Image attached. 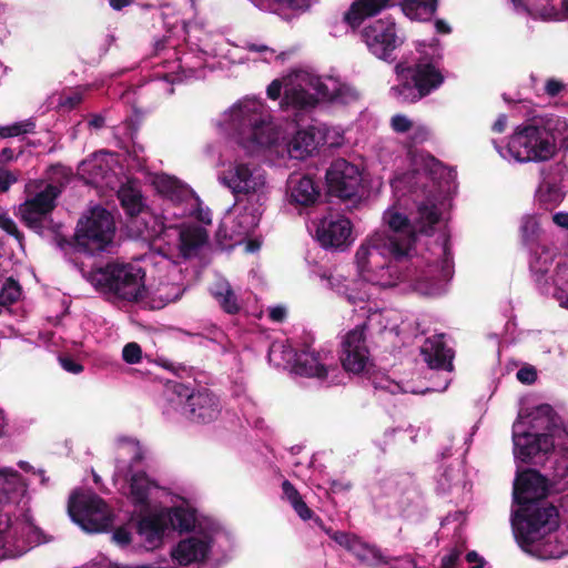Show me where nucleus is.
Segmentation results:
<instances>
[{
    "mask_svg": "<svg viewBox=\"0 0 568 568\" xmlns=\"http://www.w3.org/2000/svg\"><path fill=\"white\" fill-rule=\"evenodd\" d=\"M564 83L556 80V79H549L546 82V93L550 97H556L560 93V91L564 89Z\"/></svg>",
    "mask_w": 568,
    "mask_h": 568,
    "instance_id": "54",
    "label": "nucleus"
},
{
    "mask_svg": "<svg viewBox=\"0 0 568 568\" xmlns=\"http://www.w3.org/2000/svg\"><path fill=\"white\" fill-rule=\"evenodd\" d=\"M331 538L347 550H354L359 544L355 536L345 531H333Z\"/></svg>",
    "mask_w": 568,
    "mask_h": 568,
    "instance_id": "43",
    "label": "nucleus"
},
{
    "mask_svg": "<svg viewBox=\"0 0 568 568\" xmlns=\"http://www.w3.org/2000/svg\"><path fill=\"white\" fill-rule=\"evenodd\" d=\"M402 11L412 20L427 21L437 9V0H400Z\"/></svg>",
    "mask_w": 568,
    "mask_h": 568,
    "instance_id": "29",
    "label": "nucleus"
},
{
    "mask_svg": "<svg viewBox=\"0 0 568 568\" xmlns=\"http://www.w3.org/2000/svg\"><path fill=\"white\" fill-rule=\"evenodd\" d=\"M507 125V116L505 114H500L497 120L494 122L491 129L496 133H503Z\"/></svg>",
    "mask_w": 568,
    "mask_h": 568,
    "instance_id": "60",
    "label": "nucleus"
},
{
    "mask_svg": "<svg viewBox=\"0 0 568 568\" xmlns=\"http://www.w3.org/2000/svg\"><path fill=\"white\" fill-rule=\"evenodd\" d=\"M60 194L58 186L47 184L43 190L28 197L19 205L21 222L34 233L42 235L48 216L57 206V199Z\"/></svg>",
    "mask_w": 568,
    "mask_h": 568,
    "instance_id": "12",
    "label": "nucleus"
},
{
    "mask_svg": "<svg viewBox=\"0 0 568 568\" xmlns=\"http://www.w3.org/2000/svg\"><path fill=\"white\" fill-rule=\"evenodd\" d=\"M365 328V325L356 326L345 335L342 342L341 363L348 373L361 374L369 363Z\"/></svg>",
    "mask_w": 568,
    "mask_h": 568,
    "instance_id": "15",
    "label": "nucleus"
},
{
    "mask_svg": "<svg viewBox=\"0 0 568 568\" xmlns=\"http://www.w3.org/2000/svg\"><path fill=\"white\" fill-rule=\"evenodd\" d=\"M288 185L291 202L301 206L314 204L320 196V186L311 176H291Z\"/></svg>",
    "mask_w": 568,
    "mask_h": 568,
    "instance_id": "21",
    "label": "nucleus"
},
{
    "mask_svg": "<svg viewBox=\"0 0 568 568\" xmlns=\"http://www.w3.org/2000/svg\"><path fill=\"white\" fill-rule=\"evenodd\" d=\"M13 159H14V152L12 149H10V148L2 149V151L0 153L1 162H9V161H12Z\"/></svg>",
    "mask_w": 568,
    "mask_h": 568,
    "instance_id": "64",
    "label": "nucleus"
},
{
    "mask_svg": "<svg viewBox=\"0 0 568 568\" xmlns=\"http://www.w3.org/2000/svg\"><path fill=\"white\" fill-rule=\"evenodd\" d=\"M180 252L183 257H190L206 244L207 231L202 226H190L180 232Z\"/></svg>",
    "mask_w": 568,
    "mask_h": 568,
    "instance_id": "25",
    "label": "nucleus"
},
{
    "mask_svg": "<svg viewBox=\"0 0 568 568\" xmlns=\"http://www.w3.org/2000/svg\"><path fill=\"white\" fill-rule=\"evenodd\" d=\"M133 0H109L110 7L116 11L130 6Z\"/></svg>",
    "mask_w": 568,
    "mask_h": 568,
    "instance_id": "62",
    "label": "nucleus"
},
{
    "mask_svg": "<svg viewBox=\"0 0 568 568\" xmlns=\"http://www.w3.org/2000/svg\"><path fill=\"white\" fill-rule=\"evenodd\" d=\"M282 490H283V497L288 501L292 503V500L298 499L302 497V495L298 493V490L294 487V485L285 479L282 483Z\"/></svg>",
    "mask_w": 568,
    "mask_h": 568,
    "instance_id": "51",
    "label": "nucleus"
},
{
    "mask_svg": "<svg viewBox=\"0 0 568 568\" xmlns=\"http://www.w3.org/2000/svg\"><path fill=\"white\" fill-rule=\"evenodd\" d=\"M364 12L369 17L379 13L383 9L395 4V0H358Z\"/></svg>",
    "mask_w": 568,
    "mask_h": 568,
    "instance_id": "41",
    "label": "nucleus"
},
{
    "mask_svg": "<svg viewBox=\"0 0 568 568\" xmlns=\"http://www.w3.org/2000/svg\"><path fill=\"white\" fill-rule=\"evenodd\" d=\"M168 399L180 407L181 415L191 423L209 424L221 413L220 398L210 389H192L190 386L170 381L166 384Z\"/></svg>",
    "mask_w": 568,
    "mask_h": 568,
    "instance_id": "8",
    "label": "nucleus"
},
{
    "mask_svg": "<svg viewBox=\"0 0 568 568\" xmlns=\"http://www.w3.org/2000/svg\"><path fill=\"white\" fill-rule=\"evenodd\" d=\"M220 181L232 191L237 202L241 201V195H245L247 202L255 197L258 205H244L234 219L236 225L234 232L239 235L250 234L261 220L262 211L260 207L262 200H264L265 176L257 170H251L248 165L240 163L223 172Z\"/></svg>",
    "mask_w": 568,
    "mask_h": 568,
    "instance_id": "4",
    "label": "nucleus"
},
{
    "mask_svg": "<svg viewBox=\"0 0 568 568\" xmlns=\"http://www.w3.org/2000/svg\"><path fill=\"white\" fill-rule=\"evenodd\" d=\"M240 134L243 145L251 150L271 148L277 140L270 123L265 122L262 114L255 111L243 116Z\"/></svg>",
    "mask_w": 568,
    "mask_h": 568,
    "instance_id": "17",
    "label": "nucleus"
},
{
    "mask_svg": "<svg viewBox=\"0 0 568 568\" xmlns=\"http://www.w3.org/2000/svg\"><path fill=\"white\" fill-rule=\"evenodd\" d=\"M156 189L172 201H181L186 194L185 186L173 176L163 174L155 181Z\"/></svg>",
    "mask_w": 568,
    "mask_h": 568,
    "instance_id": "32",
    "label": "nucleus"
},
{
    "mask_svg": "<svg viewBox=\"0 0 568 568\" xmlns=\"http://www.w3.org/2000/svg\"><path fill=\"white\" fill-rule=\"evenodd\" d=\"M317 148L316 135L311 130H300L288 143V153L294 159H305Z\"/></svg>",
    "mask_w": 568,
    "mask_h": 568,
    "instance_id": "28",
    "label": "nucleus"
},
{
    "mask_svg": "<svg viewBox=\"0 0 568 568\" xmlns=\"http://www.w3.org/2000/svg\"><path fill=\"white\" fill-rule=\"evenodd\" d=\"M210 294L217 302L222 311L229 315H237L242 306L239 297L226 280H219L210 287Z\"/></svg>",
    "mask_w": 568,
    "mask_h": 568,
    "instance_id": "23",
    "label": "nucleus"
},
{
    "mask_svg": "<svg viewBox=\"0 0 568 568\" xmlns=\"http://www.w3.org/2000/svg\"><path fill=\"white\" fill-rule=\"evenodd\" d=\"M36 123L31 119L16 122L8 126H0V136L1 138H12L21 134L31 133L34 131Z\"/></svg>",
    "mask_w": 568,
    "mask_h": 568,
    "instance_id": "36",
    "label": "nucleus"
},
{
    "mask_svg": "<svg viewBox=\"0 0 568 568\" xmlns=\"http://www.w3.org/2000/svg\"><path fill=\"white\" fill-rule=\"evenodd\" d=\"M440 220V211L434 202L424 201L417 205L416 215L412 223L415 229V235L417 233L424 235H432L435 225Z\"/></svg>",
    "mask_w": 568,
    "mask_h": 568,
    "instance_id": "24",
    "label": "nucleus"
},
{
    "mask_svg": "<svg viewBox=\"0 0 568 568\" xmlns=\"http://www.w3.org/2000/svg\"><path fill=\"white\" fill-rule=\"evenodd\" d=\"M113 215L102 206H94L83 214L72 235L73 252L95 255L108 250L115 236Z\"/></svg>",
    "mask_w": 568,
    "mask_h": 568,
    "instance_id": "5",
    "label": "nucleus"
},
{
    "mask_svg": "<svg viewBox=\"0 0 568 568\" xmlns=\"http://www.w3.org/2000/svg\"><path fill=\"white\" fill-rule=\"evenodd\" d=\"M268 317L276 323H281L286 317V310L282 306L272 307L268 312Z\"/></svg>",
    "mask_w": 568,
    "mask_h": 568,
    "instance_id": "57",
    "label": "nucleus"
},
{
    "mask_svg": "<svg viewBox=\"0 0 568 568\" xmlns=\"http://www.w3.org/2000/svg\"><path fill=\"white\" fill-rule=\"evenodd\" d=\"M516 376L523 384L530 385L537 379V371L532 366H524L517 371Z\"/></svg>",
    "mask_w": 568,
    "mask_h": 568,
    "instance_id": "48",
    "label": "nucleus"
},
{
    "mask_svg": "<svg viewBox=\"0 0 568 568\" xmlns=\"http://www.w3.org/2000/svg\"><path fill=\"white\" fill-rule=\"evenodd\" d=\"M17 182V178L10 171L0 172V192H7L10 186Z\"/></svg>",
    "mask_w": 568,
    "mask_h": 568,
    "instance_id": "53",
    "label": "nucleus"
},
{
    "mask_svg": "<svg viewBox=\"0 0 568 568\" xmlns=\"http://www.w3.org/2000/svg\"><path fill=\"white\" fill-rule=\"evenodd\" d=\"M428 168H429V173L433 175V174H439L442 175L443 174V171L445 170L444 165L442 162H439L438 160H436L435 158H432L430 159V162L428 164Z\"/></svg>",
    "mask_w": 568,
    "mask_h": 568,
    "instance_id": "61",
    "label": "nucleus"
},
{
    "mask_svg": "<svg viewBox=\"0 0 568 568\" xmlns=\"http://www.w3.org/2000/svg\"><path fill=\"white\" fill-rule=\"evenodd\" d=\"M515 454L524 463H537V458L551 453L554 456V479L568 486V424H554L548 433H514Z\"/></svg>",
    "mask_w": 568,
    "mask_h": 568,
    "instance_id": "3",
    "label": "nucleus"
},
{
    "mask_svg": "<svg viewBox=\"0 0 568 568\" xmlns=\"http://www.w3.org/2000/svg\"><path fill=\"white\" fill-rule=\"evenodd\" d=\"M210 542L203 538L189 537L181 540L172 551V557L179 565L187 566L203 561L210 551Z\"/></svg>",
    "mask_w": 568,
    "mask_h": 568,
    "instance_id": "19",
    "label": "nucleus"
},
{
    "mask_svg": "<svg viewBox=\"0 0 568 568\" xmlns=\"http://www.w3.org/2000/svg\"><path fill=\"white\" fill-rule=\"evenodd\" d=\"M549 491V479L538 470L517 473L513 499L518 508L511 523L515 538L526 552H534L535 545L559 527V510L547 499Z\"/></svg>",
    "mask_w": 568,
    "mask_h": 568,
    "instance_id": "1",
    "label": "nucleus"
},
{
    "mask_svg": "<svg viewBox=\"0 0 568 568\" xmlns=\"http://www.w3.org/2000/svg\"><path fill=\"white\" fill-rule=\"evenodd\" d=\"M61 223H55L51 215L48 216L44 230H49L53 234V243L65 254L73 252L74 244H72V236L68 237L61 233Z\"/></svg>",
    "mask_w": 568,
    "mask_h": 568,
    "instance_id": "34",
    "label": "nucleus"
},
{
    "mask_svg": "<svg viewBox=\"0 0 568 568\" xmlns=\"http://www.w3.org/2000/svg\"><path fill=\"white\" fill-rule=\"evenodd\" d=\"M128 226L135 236L143 240H154L165 230L164 222L160 216L153 214L149 209L128 221Z\"/></svg>",
    "mask_w": 568,
    "mask_h": 568,
    "instance_id": "20",
    "label": "nucleus"
},
{
    "mask_svg": "<svg viewBox=\"0 0 568 568\" xmlns=\"http://www.w3.org/2000/svg\"><path fill=\"white\" fill-rule=\"evenodd\" d=\"M168 520L173 529L180 531H190L195 524L194 514L184 507L172 508L168 515Z\"/></svg>",
    "mask_w": 568,
    "mask_h": 568,
    "instance_id": "33",
    "label": "nucleus"
},
{
    "mask_svg": "<svg viewBox=\"0 0 568 568\" xmlns=\"http://www.w3.org/2000/svg\"><path fill=\"white\" fill-rule=\"evenodd\" d=\"M556 150L552 129L541 119L518 126L507 144L509 155L518 162L547 161Z\"/></svg>",
    "mask_w": 568,
    "mask_h": 568,
    "instance_id": "6",
    "label": "nucleus"
},
{
    "mask_svg": "<svg viewBox=\"0 0 568 568\" xmlns=\"http://www.w3.org/2000/svg\"><path fill=\"white\" fill-rule=\"evenodd\" d=\"M314 89L322 99L328 101L342 100V91L344 90L336 85L333 89H329L328 85L320 79L315 81Z\"/></svg>",
    "mask_w": 568,
    "mask_h": 568,
    "instance_id": "39",
    "label": "nucleus"
},
{
    "mask_svg": "<svg viewBox=\"0 0 568 568\" xmlns=\"http://www.w3.org/2000/svg\"><path fill=\"white\" fill-rule=\"evenodd\" d=\"M105 124V119L101 114H92L88 121L89 128L99 130L102 129Z\"/></svg>",
    "mask_w": 568,
    "mask_h": 568,
    "instance_id": "59",
    "label": "nucleus"
},
{
    "mask_svg": "<svg viewBox=\"0 0 568 568\" xmlns=\"http://www.w3.org/2000/svg\"><path fill=\"white\" fill-rule=\"evenodd\" d=\"M315 239L325 250L345 251L353 242V224L344 215L329 214L320 220Z\"/></svg>",
    "mask_w": 568,
    "mask_h": 568,
    "instance_id": "13",
    "label": "nucleus"
},
{
    "mask_svg": "<svg viewBox=\"0 0 568 568\" xmlns=\"http://www.w3.org/2000/svg\"><path fill=\"white\" fill-rule=\"evenodd\" d=\"M369 17L364 12V8L361 6L359 1H354L349 9L344 14V21L352 28H358L365 18Z\"/></svg>",
    "mask_w": 568,
    "mask_h": 568,
    "instance_id": "37",
    "label": "nucleus"
},
{
    "mask_svg": "<svg viewBox=\"0 0 568 568\" xmlns=\"http://www.w3.org/2000/svg\"><path fill=\"white\" fill-rule=\"evenodd\" d=\"M295 374L304 377H327V368L320 363L318 354L302 352L296 355L293 366Z\"/></svg>",
    "mask_w": 568,
    "mask_h": 568,
    "instance_id": "27",
    "label": "nucleus"
},
{
    "mask_svg": "<svg viewBox=\"0 0 568 568\" xmlns=\"http://www.w3.org/2000/svg\"><path fill=\"white\" fill-rule=\"evenodd\" d=\"M435 28L438 33L447 34L450 33L452 29L444 21V20H436Z\"/></svg>",
    "mask_w": 568,
    "mask_h": 568,
    "instance_id": "63",
    "label": "nucleus"
},
{
    "mask_svg": "<svg viewBox=\"0 0 568 568\" xmlns=\"http://www.w3.org/2000/svg\"><path fill=\"white\" fill-rule=\"evenodd\" d=\"M82 101V95L78 92L72 93L70 95H63L60 99L59 105L67 109L72 110L77 108Z\"/></svg>",
    "mask_w": 568,
    "mask_h": 568,
    "instance_id": "50",
    "label": "nucleus"
},
{
    "mask_svg": "<svg viewBox=\"0 0 568 568\" xmlns=\"http://www.w3.org/2000/svg\"><path fill=\"white\" fill-rule=\"evenodd\" d=\"M282 92V81L278 79L273 80L266 90L267 98L271 100H277Z\"/></svg>",
    "mask_w": 568,
    "mask_h": 568,
    "instance_id": "55",
    "label": "nucleus"
},
{
    "mask_svg": "<svg viewBox=\"0 0 568 568\" xmlns=\"http://www.w3.org/2000/svg\"><path fill=\"white\" fill-rule=\"evenodd\" d=\"M144 276L141 267L108 263L104 267L92 271L89 281L98 291L111 293L123 301L138 302L144 295Z\"/></svg>",
    "mask_w": 568,
    "mask_h": 568,
    "instance_id": "7",
    "label": "nucleus"
},
{
    "mask_svg": "<svg viewBox=\"0 0 568 568\" xmlns=\"http://www.w3.org/2000/svg\"><path fill=\"white\" fill-rule=\"evenodd\" d=\"M373 252L378 254V252L369 244V239L357 248L355 262L359 272L368 270V257Z\"/></svg>",
    "mask_w": 568,
    "mask_h": 568,
    "instance_id": "40",
    "label": "nucleus"
},
{
    "mask_svg": "<svg viewBox=\"0 0 568 568\" xmlns=\"http://www.w3.org/2000/svg\"><path fill=\"white\" fill-rule=\"evenodd\" d=\"M122 357L123 361L126 362L128 364L139 363L142 358L141 346L135 342L128 343L123 347Z\"/></svg>",
    "mask_w": 568,
    "mask_h": 568,
    "instance_id": "42",
    "label": "nucleus"
},
{
    "mask_svg": "<svg viewBox=\"0 0 568 568\" xmlns=\"http://www.w3.org/2000/svg\"><path fill=\"white\" fill-rule=\"evenodd\" d=\"M460 554L458 549H453L448 555L442 558L440 568H456Z\"/></svg>",
    "mask_w": 568,
    "mask_h": 568,
    "instance_id": "52",
    "label": "nucleus"
},
{
    "mask_svg": "<svg viewBox=\"0 0 568 568\" xmlns=\"http://www.w3.org/2000/svg\"><path fill=\"white\" fill-rule=\"evenodd\" d=\"M59 363L64 371L71 374H80L84 369L82 364L69 355L59 356Z\"/></svg>",
    "mask_w": 568,
    "mask_h": 568,
    "instance_id": "47",
    "label": "nucleus"
},
{
    "mask_svg": "<svg viewBox=\"0 0 568 568\" xmlns=\"http://www.w3.org/2000/svg\"><path fill=\"white\" fill-rule=\"evenodd\" d=\"M113 540L120 546H128L131 542V532L124 526L118 527L113 532Z\"/></svg>",
    "mask_w": 568,
    "mask_h": 568,
    "instance_id": "49",
    "label": "nucleus"
},
{
    "mask_svg": "<svg viewBox=\"0 0 568 568\" xmlns=\"http://www.w3.org/2000/svg\"><path fill=\"white\" fill-rule=\"evenodd\" d=\"M68 511L74 523L88 532L106 531L113 524V515L98 495H71Z\"/></svg>",
    "mask_w": 568,
    "mask_h": 568,
    "instance_id": "11",
    "label": "nucleus"
},
{
    "mask_svg": "<svg viewBox=\"0 0 568 568\" xmlns=\"http://www.w3.org/2000/svg\"><path fill=\"white\" fill-rule=\"evenodd\" d=\"M390 126L397 133H406L412 129L413 122L406 115L395 114L390 120Z\"/></svg>",
    "mask_w": 568,
    "mask_h": 568,
    "instance_id": "45",
    "label": "nucleus"
},
{
    "mask_svg": "<svg viewBox=\"0 0 568 568\" xmlns=\"http://www.w3.org/2000/svg\"><path fill=\"white\" fill-rule=\"evenodd\" d=\"M317 102V98L304 88L293 87L285 90L282 104L291 105L296 109H307L315 106Z\"/></svg>",
    "mask_w": 568,
    "mask_h": 568,
    "instance_id": "31",
    "label": "nucleus"
},
{
    "mask_svg": "<svg viewBox=\"0 0 568 568\" xmlns=\"http://www.w3.org/2000/svg\"><path fill=\"white\" fill-rule=\"evenodd\" d=\"M384 219L388 230L374 233L369 237V244L378 255H388L395 260L408 256L416 241L412 222L398 212L386 213Z\"/></svg>",
    "mask_w": 568,
    "mask_h": 568,
    "instance_id": "9",
    "label": "nucleus"
},
{
    "mask_svg": "<svg viewBox=\"0 0 568 568\" xmlns=\"http://www.w3.org/2000/svg\"><path fill=\"white\" fill-rule=\"evenodd\" d=\"M568 170L566 164L557 162L540 170L542 180L537 190V201L546 211H551L564 199L560 182L565 179Z\"/></svg>",
    "mask_w": 568,
    "mask_h": 568,
    "instance_id": "16",
    "label": "nucleus"
},
{
    "mask_svg": "<svg viewBox=\"0 0 568 568\" xmlns=\"http://www.w3.org/2000/svg\"><path fill=\"white\" fill-rule=\"evenodd\" d=\"M552 222L565 230H568V213L567 212H558L552 215Z\"/></svg>",
    "mask_w": 568,
    "mask_h": 568,
    "instance_id": "58",
    "label": "nucleus"
},
{
    "mask_svg": "<svg viewBox=\"0 0 568 568\" xmlns=\"http://www.w3.org/2000/svg\"><path fill=\"white\" fill-rule=\"evenodd\" d=\"M326 182L328 194L346 203L347 211L362 202V173L357 165L345 159L334 160L326 172Z\"/></svg>",
    "mask_w": 568,
    "mask_h": 568,
    "instance_id": "10",
    "label": "nucleus"
},
{
    "mask_svg": "<svg viewBox=\"0 0 568 568\" xmlns=\"http://www.w3.org/2000/svg\"><path fill=\"white\" fill-rule=\"evenodd\" d=\"M155 484L144 471L134 473L130 478V494L133 503L138 506L149 505L150 489Z\"/></svg>",
    "mask_w": 568,
    "mask_h": 568,
    "instance_id": "30",
    "label": "nucleus"
},
{
    "mask_svg": "<svg viewBox=\"0 0 568 568\" xmlns=\"http://www.w3.org/2000/svg\"><path fill=\"white\" fill-rule=\"evenodd\" d=\"M21 295V286L12 277L6 280L0 291V305H11L16 303Z\"/></svg>",
    "mask_w": 568,
    "mask_h": 568,
    "instance_id": "35",
    "label": "nucleus"
},
{
    "mask_svg": "<svg viewBox=\"0 0 568 568\" xmlns=\"http://www.w3.org/2000/svg\"><path fill=\"white\" fill-rule=\"evenodd\" d=\"M166 527L165 516L149 515L138 521L136 531L150 547H156L162 541Z\"/></svg>",
    "mask_w": 568,
    "mask_h": 568,
    "instance_id": "22",
    "label": "nucleus"
},
{
    "mask_svg": "<svg viewBox=\"0 0 568 568\" xmlns=\"http://www.w3.org/2000/svg\"><path fill=\"white\" fill-rule=\"evenodd\" d=\"M422 354L430 368L447 372L454 369V352L452 348L446 347L443 335L427 338L425 345L422 347Z\"/></svg>",
    "mask_w": 568,
    "mask_h": 568,
    "instance_id": "18",
    "label": "nucleus"
},
{
    "mask_svg": "<svg viewBox=\"0 0 568 568\" xmlns=\"http://www.w3.org/2000/svg\"><path fill=\"white\" fill-rule=\"evenodd\" d=\"M368 50L378 59L388 61L400 44L396 34V24L389 19H378L365 26L361 32Z\"/></svg>",
    "mask_w": 568,
    "mask_h": 568,
    "instance_id": "14",
    "label": "nucleus"
},
{
    "mask_svg": "<svg viewBox=\"0 0 568 568\" xmlns=\"http://www.w3.org/2000/svg\"><path fill=\"white\" fill-rule=\"evenodd\" d=\"M290 504L302 520L313 518L314 511L306 505L303 497L292 500Z\"/></svg>",
    "mask_w": 568,
    "mask_h": 568,
    "instance_id": "46",
    "label": "nucleus"
},
{
    "mask_svg": "<svg viewBox=\"0 0 568 568\" xmlns=\"http://www.w3.org/2000/svg\"><path fill=\"white\" fill-rule=\"evenodd\" d=\"M0 229L16 237L20 243L22 242L23 234L19 231L14 221L7 214H0Z\"/></svg>",
    "mask_w": 568,
    "mask_h": 568,
    "instance_id": "44",
    "label": "nucleus"
},
{
    "mask_svg": "<svg viewBox=\"0 0 568 568\" xmlns=\"http://www.w3.org/2000/svg\"><path fill=\"white\" fill-rule=\"evenodd\" d=\"M440 57L420 55L412 64L395 65L398 83L390 88L392 97L402 104H412L438 90L445 82L439 67Z\"/></svg>",
    "mask_w": 568,
    "mask_h": 568,
    "instance_id": "2",
    "label": "nucleus"
},
{
    "mask_svg": "<svg viewBox=\"0 0 568 568\" xmlns=\"http://www.w3.org/2000/svg\"><path fill=\"white\" fill-rule=\"evenodd\" d=\"M538 232V224L532 216H526L523 219L520 226V236L525 245H529L535 242Z\"/></svg>",
    "mask_w": 568,
    "mask_h": 568,
    "instance_id": "38",
    "label": "nucleus"
},
{
    "mask_svg": "<svg viewBox=\"0 0 568 568\" xmlns=\"http://www.w3.org/2000/svg\"><path fill=\"white\" fill-rule=\"evenodd\" d=\"M243 48L245 50L250 51V52L270 53V54H274L275 53V50L273 48H270L266 44H257V43H254V42H246Z\"/></svg>",
    "mask_w": 568,
    "mask_h": 568,
    "instance_id": "56",
    "label": "nucleus"
},
{
    "mask_svg": "<svg viewBox=\"0 0 568 568\" xmlns=\"http://www.w3.org/2000/svg\"><path fill=\"white\" fill-rule=\"evenodd\" d=\"M118 199L128 216V221L148 209L141 191L131 185H122L118 191Z\"/></svg>",
    "mask_w": 568,
    "mask_h": 568,
    "instance_id": "26",
    "label": "nucleus"
}]
</instances>
